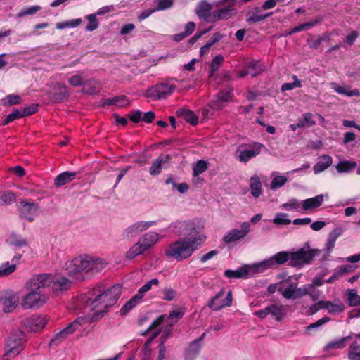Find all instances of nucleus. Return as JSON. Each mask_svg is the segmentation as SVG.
Segmentation results:
<instances>
[{"instance_id":"nucleus-1","label":"nucleus","mask_w":360,"mask_h":360,"mask_svg":"<svg viewBox=\"0 0 360 360\" xmlns=\"http://www.w3.org/2000/svg\"><path fill=\"white\" fill-rule=\"evenodd\" d=\"M121 294V286L115 285L105 288L103 285L96 286L82 297V301L91 311L90 317L86 318L90 321L100 320L112 307Z\"/></svg>"},{"instance_id":"nucleus-2","label":"nucleus","mask_w":360,"mask_h":360,"mask_svg":"<svg viewBox=\"0 0 360 360\" xmlns=\"http://www.w3.org/2000/svg\"><path fill=\"white\" fill-rule=\"evenodd\" d=\"M205 239V235L179 238L167 245L165 255L167 257L178 262L186 260L202 245Z\"/></svg>"},{"instance_id":"nucleus-3","label":"nucleus","mask_w":360,"mask_h":360,"mask_svg":"<svg viewBox=\"0 0 360 360\" xmlns=\"http://www.w3.org/2000/svg\"><path fill=\"white\" fill-rule=\"evenodd\" d=\"M107 262L103 258L92 255L82 254L65 263V267L70 276L79 274H96L103 271Z\"/></svg>"},{"instance_id":"nucleus-4","label":"nucleus","mask_w":360,"mask_h":360,"mask_svg":"<svg viewBox=\"0 0 360 360\" xmlns=\"http://www.w3.org/2000/svg\"><path fill=\"white\" fill-rule=\"evenodd\" d=\"M169 230L176 236L187 235L186 237L204 235L202 233L203 226L198 219L178 220L171 223Z\"/></svg>"},{"instance_id":"nucleus-5","label":"nucleus","mask_w":360,"mask_h":360,"mask_svg":"<svg viewBox=\"0 0 360 360\" xmlns=\"http://www.w3.org/2000/svg\"><path fill=\"white\" fill-rule=\"evenodd\" d=\"M319 253L320 250L317 249H311L309 247L301 248L290 252V266L300 269L310 264Z\"/></svg>"},{"instance_id":"nucleus-6","label":"nucleus","mask_w":360,"mask_h":360,"mask_svg":"<svg viewBox=\"0 0 360 360\" xmlns=\"http://www.w3.org/2000/svg\"><path fill=\"white\" fill-rule=\"evenodd\" d=\"M24 335L22 332L12 334L6 340L4 360H11L18 356L24 348Z\"/></svg>"},{"instance_id":"nucleus-7","label":"nucleus","mask_w":360,"mask_h":360,"mask_svg":"<svg viewBox=\"0 0 360 360\" xmlns=\"http://www.w3.org/2000/svg\"><path fill=\"white\" fill-rule=\"evenodd\" d=\"M28 292L23 296L20 304L24 309H37L43 307L48 301L49 295L44 292L27 290Z\"/></svg>"},{"instance_id":"nucleus-8","label":"nucleus","mask_w":360,"mask_h":360,"mask_svg":"<svg viewBox=\"0 0 360 360\" xmlns=\"http://www.w3.org/2000/svg\"><path fill=\"white\" fill-rule=\"evenodd\" d=\"M87 321L86 317H79L74 321L69 323L65 328L56 333L50 341L51 345H58L63 340L68 338L75 331L78 330L79 327Z\"/></svg>"},{"instance_id":"nucleus-9","label":"nucleus","mask_w":360,"mask_h":360,"mask_svg":"<svg viewBox=\"0 0 360 360\" xmlns=\"http://www.w3.org/2000/svg\"><path fill=\"white\" fill-rule=\"evenodd\" d=\"M232 89L228 88L221 91L217 96L213 99L209 105V108L204 109L202 114L204 117H208L213 115L215 110L222 108V103L229 101L232 98Z\"/></svg>"},{"instance_id":"nucleus-10","label":"nucleus","mask_w":360,"mask_h":360,"mask_svg":"<svg viewBox=\"0 0 360 360\" xmlns=\"http://www.w3.org/2000/svg\"><path fill=\"white\" fill-rule=\"evenodd\" d=\"M52 283V276L49 274L34 275L25 283L26 290L44 292V289Z\"/></svg>"},{"instance_id":"nucleus-11","label":"nucleus","mask_w":360,"mask_h":360,"mask_svg":"<svg viewBox=\"0 0 360 360\" xmlns=\"http://www.w3.org/2000/svg\"><path fill=\"white\" fill-rule=\"evenodd\" d=\"M156 224L155 221H138L127 226L122 232L124 239L131 240L137 237L140 233L146 231Z\"/></svg>"},{"instance_id":"nucleus-12","label":"nucleus","mask_w":360,"mask_h":360,"mask_svg":"<svg viewBox=\"0 0 360 360\" xmlns=\"http://www.w3.org/2000/svg\"><path fill=\"white\" fill-rule=\"evenodd\" d=\"M176 89V86L170 82L160 83L148 89L146 96L153 99H162L171 95Z\"/></svg>"},{"instance_id":"nucleus-13","label":"nucleus","mask_w":360,"mask_h":360,"mask_svg":"<svg viewBox=\"0 0 360 360\" xmlns=\"http://www.w3.org/2000/svg\"><path fill=\"white\" fill-rule=\"evenodd\" d=\"M290 262V252L287 251L278 252L270 258L257 263L259 273L264 272L265 270L271 268L275 265H281L286 262Z\"/></svg>"},{"instance_id":"nucleus-14","label":"nucleus","mask_w":360,"mask_h":360,"mask_svg":"<svg viewBox=\"0 0 360 360\" xmlns=\"http://www.w3.org/2000/svg\"><path fill=\"white\" fill-rule=\"evenodd\" d=\"M262 148H264V145L257 142L248 147L240 146L236 150L237 158L240 162L246 163L250 159L260 154Z\"/></svg>"},{"instance_id":"nucleus-15","label":"nucleus","mask_w":360,"mask_h":360,"mask_svg":"<svg viewBox=\"0 0 360 360\" xmlns=\"http://www.w3.org/2000/svg\"><path fill=\"white\" fill-rule=\"evenodd\" d=\"M259 274L257 263L250 265H243L236 270L228 269L224 275L229 278H247Z\"/></svg>"},{"instance_id":"nucleus-16","label":"nucleus","mask_w":360,"mask_h":360,"mask_svg":"<svg viewBox=\"0 0 360 360\" xmlns=\"http://www.w3.org/2000/svg\"><path fill=\"white\" fill-rule=\"evenodd\" d=\"M278 292L285 299H299L302 297L304 292L302 287H298L297 283L291 282L288 279L280 282Z\"/></svg>"},{"instance_id":"nucleus-17","label":"nucleus","mask_w":360,"mask_h":360,"mask_svg":"<svg viewBox=\"0 0 360 360\" xmlns=\"http://www.w3.org/2000/svg\"><path fill=\"white\" fill-rule=\"evenodd\" d=\"M232 292L221 290L209 302V307L214 311H219L221 309L230 307L232 304Z\"/></svg>"},{"instance_id":"nucleus-18","label":"nucleus","mask_w":360,"mask_h":360,"mask_svg":"<svg viewBox=\"0 0 360 360\" xmlns=\"http://www.w3.org/2000/svg\"><path fill=\"white\" fill-rule=\"evenodd\" d=\"M18 210L20 217L29 221H34L39 212V206L32 200H20Z\"/></svg>"},{"instance_id":"nucleus-19","label":"nucleus","mask_w":360,"mask_h":360,"mask_svg":"<svg viewBox=\"0 0 360 360\" xmlns=\"http://www.w3.org/2000/svg\"><path fill=\"white\" fill-rule=\"evenodd\" d=\"M321 309H327L329 314H340L344 311L345 305L340 300L335 302L321 300L310 307L313 314Z\"/></svg>"},{"instance_id":"nucleus-20","label":"nucleus","mask_w":360,"mask_h":360,"mask_svg":"<svg viewBox=\"0 0 360 360\" xmlns=\"http://www.w3.org/2000/svg\"><path fill=\"white\" fill-rule=\"evenodd\" d=\"M240 227V229H232L226 232L223 236L224 242L227 244L236 242L245 237L250 231V224L249 222L242 223Z\"/></svg>"},{"instance_id":"nucleus-21","label":"nucleus","mask_w":360,"mask_h":360,"mask_svg":"<svg viewBox=\"0 0 360 360\" xmlns=\"http://www.w3.org/2000/svg\"><path fill=\"white\" fill-rule=\"evenodd\" d=\"M212 6L211 4L202 1L197 5L195 13L196 15L200 18L207 22L216 21V11L211 12Z\"/></svg>"},{"instance_id":"nucleus-22","label":"nucleus","mask_w":360,"mask_h":360,"mask_svg":"<svg viewBox=\"0 0 360 360\" xmlns=\"http://www.w3.org/2000/svg\"><path fill=\"white\" fill-rule=\"evenodd\" d=\"M229 3V5L216 11V21L219 20L229 19L236 13L235 8L236 0H220L217 6Z\"/></svg>"},{"instance_id":"nucleus-23","label":"nucleus","mask_w":360,"mask_h":360,"mask_svg":"<svg viewBox=\"0 0 360 360\" xmlns=\"http://www.w3.org/2000/svg\"><path fill=\"white\" fill-rule=\"evenodd\" d=\"M19 302L17 293L5 295L0 297V309L4 312L12 311Z\"/></svg>"},{"instance_id":"nucleus-24","label":"nucleus","mask_w":360,"mask_h":360,"mask_svg":"<svg viewBox=\"0 0 360 360\" xmlns=\"http://www.w3.org/2000/svg\"><path fill=\"white\" fill-rule=\"evenodd\" d=\"M49 319L46 315H33L27 319V325L32 331L39 332L46 326Z\"/></svg>"},{"instance_id":"nucleus-25","label":"nucleus","mask_w":360,"mask_h":360,"mask_svg":"<svg viewBox=\"0 0 360 360\" xmlns=\"http://www.w3.org/2000/svg\"><path fill=\"white\" fill-rule=\"evenodd\" d=\"M162 236L157 232L150 231L142 235L138 240L146 251L153 248L157 243H158Z\"/></svg>"},{"instance_id":"nucleus-26","label":"nucleus","mask_w":360,"mask_h":360,"mask_svg":"<svg viewBox=\"0 0 360 360\" xmlns=\"http://www.w3.org/2000/svg\"><path fill=\"white\" fill-rule=\"evenodd\" d=\"M327 197L323 194L318 195L315 197L307 198L302 201V211L309 212L312 211L319 207L324 201V198Z\"/></svg>"},{"instance_id":"nucleus-27","label":"nucleus","mask_w":360,"mask_h":360,"mask_svg":"<svg viewBox=\"0 0 360 360\" xmlns=\"http://www.w3.org/2000/svg\"><path fill=\"white\" fill-rule=\"evenodd\" d=\"M205 336V333H203L200 338L193 340L188 347L185 352V359L186 360H193L199 354L201 347L202 341Z\"/></svg>"},{"instance_id":"nucleus-28","label":"nucleus","mask_w":360,"mask_h":360,"mask_svg":"<svg viewBox=\"0 0 360 360\" xmlns=\"http://www.w3.org/2000/svg\"><path fill=\"white\" fill-rule=\"evenodd\" d=\"M170 160L169 155H161L154 160L149 168V173L152 176H156L161 173L163 166Z\"/></svg>"},{"instance_id":"nucleus-29","label":"nucleus","mask_w":360,"mask_h":360,"mask_svg":"<svg viewBox=\"0 0 360 360\" xmlns=\"http://www.w3.org/2000/svg\"><path fill=\"white\" fill-rule=\"evenodd\" d=\"M352 338L351 335H348L340 339L333 340L329 342L323 347V351L328 354H330L335 349H343L347 345V342Z\"/></svg>"},{"instance_id":"nucleus-30","label":"nucleus","mask_w":360,"mask_h":360,"mask_svg":"<svg viewBox=\"0 0 360 360\" xmlns=\"http://www.w3.org/2000/svg\"><path fill=\"white\" fill-rule=\"evenodd\" d=\"M52 282L53 291L56 294L68 290L71 285L70 280L64 276H57Z\"/></svg>"},{"instance_id":"nucleus-31","label":"nucleus","mask_w":360,"mask_h":360,"mask_svg":"<svg viewBox=\"0 0 360 360\" xmlns=\"http://www.w3.org/2000/svg\"><path fill=\"white\" fill-rule=\"evenodd\" d=\"M21 255H16L11 259V264L6 262L0 266V276L4 277L9 276L16 270V266L20 259H21Z\"/></svg>"},{"instance_id":"nucleus-32","label":"nucleus","mask_w":360,"mask_h":360,"mask_svg":"<svg viewBox=\"0 0 360 360\" xmlns=\"http://www.w3.org/2000/svg\"><path fill=\"white\" fill-rule=\"evenodd\" d=\"M333 162V159L330 155H323L319 158V161L314 166V172L316 174H318L324 170H326L328 167H329Z\"/></svg>"},{"instance_id":"nucleus-33","label":"nucleus","mask_w":360,"mask_h":360,"mask_svg":"<svg viewBox=\"0 0 360 360\" xmlns=\"http://www.w3.org/2000/svg\"><path fill=\"white\" fill-rule=\"evenodd\" d=\"M271 14V13L263 14L260 8L256 7L248 11L246 15V20L249 22H257L266 19Z\"/></svg>"},{"instance_id":"nucleus-34","label":"nucleus","mask_w":360,"mask_h":360,"mask_svg":"<svg viewBox=\"0 0 360 360\" xmlns=\"http://www.w3.org/2000/svg\"><path fill=\"white\" fill-rule=\"evenodd\" d=\"M269 314L274 317L277 321H281L286 314V308L282 304H269Z\"/></svg>"},{"instance_id":"nucleus-35","label":"nucleus","mask_w":360,"mask_h":360,"mask_svg":"<svg viewBox=\"0 0 360 360\" xmlns=\"http://www.w3.org/2000/svg\"><path fill=\"white\" fill-rule=\"evenodd\" d=\"M251 194L255 198L260 196L262 192V182L259 176L255 174L250 178Z\"/></svg>"},{"instance_id":"nucleus-36","label":"nucleus","mask_w":360,"mask_h":360,"mask_svg":"<svg viewBox=\"0 0 360 360\" xmlns=\"http://www.w3.org/2000/svg\"><path fill=\"white\" fill-rule=\"evenodd\" d=\"M176 114L179 117L183 118L192 125H195L198 124V117L193 111L186 108H181L177 110Z\"/></svg>"},{"instance_id":"nucleus-37","label":"nucleus","mask_w":360,"mask_h":360,"mask_svg":"<svg viewBox=\"0 0 360 360\" xmlns=\"http://www.w3.org/2000/svg\"><path fill=\"white\" fill-rule=\"evenodd\" d=\"M342 230L340 228L335 229L328 235L325 249L327 253L331 252L333 249L338 238L342 234Z\"/></svg>"},{"instance_id":"nucleus-38","label":"nucleus","mask_w":360,"mask_h":360,"mask_svg":"<svg viewBox=\"0 0 360 360\" xmlns=\"http://www.w3.org/2000/svg\"><path fill=\"white\" fill-rule=\"evenodd\" d=\"M264 71V67L258 63H251L249 66V70H242L238 72V75L240 77H245L248 75H250L252 77L257 76Z\"/></svg>"},{"instance_id":"nucleus-39","label":"nucleus","mask_w":360,"mask_h":360,"mask_svg":"<svg viewBox=\"0 0 360 360\" xmlns=\"http://www.w3.org/2000/svg\"><path fill=\"white\" fill-rule=\"evenodd\" d=\"M129 104V101L125 96H115L111 98L105 100L103 105H116L119 108L127 106Z\"/></svg>"},{"instance_id":"nucleus-40","label":"nucleus","mask_w":360,"mask_h":360,"mask_svg":"<svg viewBox=\"0 0 360 360\" xmlns=\"http://www.w3.org/2000/svg\"><path fill=\"white\" fill-rule=\"evenodd\" d=\"M271 176L273 177L270 184V188L271 190H276L282 187L288 181L286 176L279 175L278 172H274L271 174Z\"/></svg>"},{"instance_id":"nucleus-41","label":"nucleus","mask_w":360,"mask_h":360,"mask_svg":"<svg viewBox=\"0 0 360 360\" xmlns=\"http://www.w3.org/2000/svg\"><path fill=\"white\" fill-rule=\"evenodd\" d=\"M330 86L335 92L340 94H342L349 97L360 96L359 91L356 89L353 90H347L344 86H342L335 82H331Z\"/></svg>"},{"instance_id":"nucleus-42","label":"nucleus","mask_w":360,"mask_h":360,"mask_svg":"<svg viewBox=\"0 0 360 360\" xmlns=\"http://www.w3.org/2000/svg\"><path fill=\"white\" fill-rule=\"evenodd\" d=\"M145 252L146 250L138 240L127 251L125 257L128 259H132Z\"/></svg>"},{"instance_id":"nucleus-43","label":"nucleus","mask_w":360,"mask_h":360,"mask_svg":"<svg viewBox=\"0 0 360 360\" xmlns=\"http://www.w3.org/2000/svg\"><path fill=\"white\" fill-rule=\"evenodd\" d=\"M75 176H76L75 172H63V173L60 174L55 179V184L58 186H63L65 184L72 181L75 179Z\"/></svg>"},{"instance_id":"nucleus-44","label":"nucleus","mask_w":360,"mask_h":360,"mask_svg":"<svg viewBox=\"0 0 360 360\" xmlns=\"http://www.w3.org/2000/svg\"><path fill=\"white\" fill-rule=\"evenodd\" d=\"M100 91V84L95 79H89L84 84L82 91L87 94H94Z\"/></svg>"},{"instance_id":"nucleus-45","label":"nucleus","mask_w":360,"mask_h":360,"mask_svg":"<svg viewBox=\"0 0 360 360\" xmlns=\"http://www.w3.org/2000/svg\"><path fill=\"white\" fill-rule=\"evenodd\" d=\"M142 297L138 294L131 297L120 309L121 315H125L142 300Z\"/></svg>"},{"instance_id":"nucleus-46","label":"nucleus","mask_w":360,"mask_h":360,"mask_svg":"<svg viewBox=\"0 0 360 360\" xmlns=\"http://www.w3.org/2000/svg\"><path fill=\"white\" fill-rule=\"evenodd\" d=\"M281 207L288 211H302V201H299L295 198L290 199L287 202L283 203Z\"/></svg>"},{"instance_id":"nucleus-47","label":"nucleus","mask_w":360,"mask_h":360,"mask_svg":"<svg viewBox=\"0 0 360 360\" xmlns=\"http://www.w3.org/2000/svg\"><path fill=\"white\" fill-rule=\"evenodd\" d=\"M302 290H304V292H302V297L304 295H309L311 299L314 301H316L318 300V298L321 296V291L319 290H316L315 287L313 286V285H302Z\"/></svg>"},{"instance_id":"nucleus-48","label":"nucleus","mask_w":360,"mask_h":360,"mask_svg":"<svg viewBox=\"0 0 360 360\" xmlns=\"http://www.w3.org/2000/svg\"><path fill=\"white\" fill-rule=\"evenodd\" d=\"M348 359L349 360H360V345L355 340L349 347Z\"/></svg>"},{"instance_id":"nucleus-49","label":"nucleus","mask_w":360,"mask_h":360,"mask_svg":"<svg viewBox=\"0 0 360 360\" xmlns=\"http://www.w3.org/2000/svg\"><path fill=\"white\" fill-rule=\"evenodd\" d=\"M159 333V330L156 331L152 338H148L146 342L144 344V346L142 349V353L143 354V358L142 360H149V358L150 356L151 349H150V345L151 342L155 337L158 336Z\"/></svg>"},{"instance_id":"nucleus-50","label":"nucleus","mask_w":360,"mask_h":360,"mask_svg":"<svg viewBox=\"0 0 360 360\" xmlns=\"http://www.w3.org/2000/svg\"><path fill=\"white\" fill-rule=\"evenodd\" d=\"M273 223L276 225H289L291 223V220L288 218V215L283 212L276 213L274 219Z\"/></svg>"},{"instance_id":"nucleus-51","label":"nucleus","mask_w":360,"mask_h":360,"mask_svg":"<svg viewBox=\"0 0 360 360\" xmlns=\"http://www.w3.org/2000/svg\"><path fill=\"white\" fill-rule=\"evenodd\" d=\"M158 285L159 280L158 278H153L140 288L137 294L143 298L145 293L148 292L151 289L152 286L157 287Z\"/></svg>"},{"instance_id":"nucleus-52","label":"nucleus","mask_w":360,"mask_h":360,"mask_svg":"<svg viewBox=\"0 0 360 360\" xmlns=\"http://www.w3.org/2000/svg\"><path fill=\"white\" fill-rule=\"evenodd\" d=\"M347 302L349 306L354 307L360 304V295L354 289L347 291Z\"/></svg>"},{"instance_id":"nucleus-53","label":"nucleus","mask_w":360,"mask_h":360,"mask_svg":"<svg viewBox=\"0 0 360 360\" xmlns=\"http://www.w3.org/2000/svg\"><path fill=\"white\" fill-rule=\"evenodd\" d=\"M298 122L299 124H302L303 125L302 128L310 127L316 124V122L314 119V115L310 112L304 113L302 116V118L298 120Z\"/></svg>"},{"instance_id":"nucleus-54","label":"nucleus","mask_w":360,"mask_h":360,"mask_svg":"<svg viewBox=\"0 0 360 360\" xmlns=\"http://www.w3.org/2000/svg\"><path fill=\"white\" fill-rule=\"evenodd\" d=\"M208 167L207 162L205 160H198L193 168V174L195 176H198V175L202 174Z\"/></svg>"},{"instance_id":"nucleus-55","label":"nucleus","mask_w":360,"mask_h":360,"mask_svg":"<svg viewBox=\"0 0 360 360\" xmlns=\"http://www.w3.org/2000/svg\"><path fill=\"white\" fill-rule=\"evenodd\" d=\"M320 21L319 20H314L313 21H310L304 24H302L299 26L294 27L290 32H289V34H294L295 32H301L302 30H309L317 24H319Z\"/></svg>"},{"instance_id":"nucleus-56","label":"nucleus","mask_w":360,"mask_h":360,"mask_svg":"<svg viewBox=\"0 0 360 360\" xmlns=\"http://www.w3.org/2000/svg\"><path fill=\"white\" fill-rule=\"evenodd\" d=\"M356 167V163L355 162L343 161L337 165L336 169L339 172L342 173L347 172Z\"/></svg>"},{"instance_id":"nucleus-57","label":"nucleus","mask_w":360,"mask_h":360,"mask_svg":"<svg viewBox=\"0 0 360 360\" xmlns=\"http://www.w3.org/2000/svg\"><path fill=\"white\" fill-rule=\"evenodd\" d=\"M41 10V7L39 6H29L27 8H23L21 11H20L16 16L18 18H22L25 15H31L34 14L35 13L38 12Z\"/></svg>"},{"instance_id":"nucleus-58","label":"nucleus","mask_w":360,"mask_h":360,"mask_svg":"<svg viewBox=\"0 0 360 360\" xmlns=\"http://www.w3.org/2000/svg\"><path fill=\"white\" fill-rule=\"evenodd\" d=\"M88 20V24L86 27L87 31L91 32L98 27V22L96 19V14H90L86 16Z\"/></svg>"},{"instance_id":"nucleus-59","label":"nucleus","mask_w":360,"mask_h":360,"mask_svg":"<svg viewBox=\"0 0 360 360\" xmlns=\"http://www.w3.org/2000/svg\"><path fill=\"white\" fill-rule=\"evenodd\" d=\"M354 271V268L350 265H345L338 266L334 270V272L338 278L342 277L347 274L352 273Z\"/></svg>"},{"instance_id":"nucleus-60","label":"nucleus","mask_w":360,"mask_h":360,"mask_svg":"<svg viewBox=\"0 0 360 360\" xmlns=\"http://www.w3.org/2000/svg\"><path fill=\"white\" fill-rule=\"evenodd\" d=\"M21 97L17 94H10L6 96L4 99V104L5 105H13L21 103Z\"/></svg>"},{"instance_id":"nucleus-61","label":"nucleus","mask_w":360,"mask_h":360,"mask_svg":"<svg viewBox=\"0 0 360 360\" xmlns=\"http://www.w3.org/2000/svg\"><path fill=\"white\" fill-rule=\"evenodd\" d=\"M293 82L292 83H285L281 86V90L283 91H290L297 87H301L302 83L300 79L297 78L296 75L293 76Z\"/></svg>"},{"instance_id":"nucleus-62","label":"nucleus","mask_w":360,"mask_h":360,"mask_svg":"<svg viewBox=\"0 0 360 360\" xmlns=\"http://www.w3.org/2000/svg\"><path fill=\"white\" fill-rule=\"evenodd\" d=\"M157 8L155 11H164L171 8L174 4V0H156Z\"/></svg>"},{"instance_id":"nucleus-63","label":"nucleus","mask_w":360,"mask_h":360,"mask_svg":"<svg viewBox=\"0 0 360 360\" xmlns=\"http://www.w3.org/2000/svg\"><path fill=\"white\" fill-rule=\"evenodd\" d=\"M15 200V194L11 191H7L0 195V200L2 204L8 205Z\"/></svg>"},{"instance_id":"nucleus-64","label":"nucleus","mask_w":360,"mask_h":360,"mask_svg":"<svg viewBox=\"0 0 360 360\" xmlns=\"http://www.w3.org/2000/svg\"><path fill=\"white\" fill-rule=\"evenodd\" d=\"M23 114L22 110H15L13 112L8 115L6 118L3 121V124L6 125L11 122H13L18 118L22 117Z\"/></svg>"}]
</instances>
